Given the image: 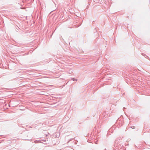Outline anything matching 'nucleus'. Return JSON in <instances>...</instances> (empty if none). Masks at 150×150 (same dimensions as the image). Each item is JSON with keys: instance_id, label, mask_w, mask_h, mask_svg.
<instances>
[{"instance_id": "nucleus-1", "label": "nucleus", "mask_w": 150, "mask_h": 150, "mask_svg": "<svg viewBox=\"0 0 150 150\" xmlns=\"http://www.w3.org/2000/svg\"><path fill=\"white\" fill-rule=\"evenodd\" d=\"M72 80L73 81H77V80L76 79H74V78H73Z\"/></svg>"}, {"instance_id": "nucleus-2", "label": "nucleus", "mask_w": 150, "mask_h": 150, "mask_svg": "<svg viewBox=\"0 0 150 150\" xmlns=\"http://www.w3.org/2000/svg\"><path fill=\"white\" fill-rule=\"evenodd\" d=\"M96 142H97V141H96V142H95V143L96 144H97Z\"/></svg>"}, {"instance_id": "nucleus-3", "label": "nucleus", "mask_w": 150, "mask_h": 150, "mask_svg": "<svg viewBox=\"0 0 150 150\" xmlns=\"http://www.w3.org/2000/svg\"><path fill=\"white\" fill-rule=\"evenodd\" d=\"M96 142H97V141H96V142H95V143L96 144H97Z\"/></svg>"}, {"instance_id": "nucleus-4", "label": "nucleus", "mask_w": 150, "mask_h": 150, "mask_svg": "<svg viewBox=\"0 0 150 150\" xmlns=\"http://www.w3.org/2000/svg\"><path fill=\"white\" fill-rule=\"evenodd\" d=\"M96 142H97V141H96V142H95V143L96 144H97Z\"/></svg>"}, {"instance_id": "nucleus-5", "label": "nucleus", "mask_w": 150, "mask_h": 150, "mask_svg": "<svg viewBox=\"0 0 150 150\" xmlns=\"http://www.w3.org/2000/svg\"><path fill=\"white\" fill-rule=\"evenodd\" d=\"M124 109H125V107H124V108H123V110H124Z\"/></svg>"}]
</instances>
